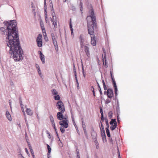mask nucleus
Masks as SVG:
<instances>
[{
  "mask_svg": "<svg viewBox=\"0 0 158 158\" xmlns=\"http://www.w3.org/2000/svg\"><path fill=\"white\" fill-rule=\"evenodd\" d=\"M6 28L1 27L0 30L2 35H6V51L12 56L16 61H20L23 58V51L21 47L19 37L18 28L16 21L14 20L3 23Z\"/></svg>",
  "mask_w": 158,
  "mask_h": 158,
  "instance_id": "f257e3e1",
  "label": "nucleus"
},
{
  "mask_svg": "<svg viewBox=\"0 0 158 158\" xmlns=\"http://www.w3.org/2000/svg\"><path fill=\"white\" fill-rule=\"evenodd\" d=\"M89 14V15L87 17L88 32L91 38V44L93 46H95L96 44V41L94 33V31L97 30V25L96 17L92 7H90Z\"/></svg>",
  "mask_w": 158,
  "mask_h": 158,
  "instance_id": "f03ea898",
  "label": "nucleus"
},
{
  "mask_svg": "<svg viewBox=\"0 0 158 158\" xmlns=\"http://www.w3.org/2000/svg\"><path fill=\"white\" fill-rule=\"evenodd\" d=\"M80 39H81V48L84 50L87 56L89 57L90 55L89 52V48L88 47V44H86L85 45H84V44H85L86 43V40L84 37L83 36L81 35L80 37Z\"/></svg>",
  "mask_w": 158,
  "mask_h": 158,
  "instance_id": "7ed1b4c3",
  "label": "nucleus"
},
{
  "mask_svg": "<svg viewBox=\"0 0 158 158\" xmlns=\"http://www.w3.org/2000/svg\"><path fill=\"white\" fill-rule=\"evenodd\" d=\"M56 106L60 112H64L65 111L64 106L63 103L61 101L58 102L56 104Z\"/></svg>",
  "mask_w": 158,
  "mask_h": 158,
  "instance_id": "20e7f679",
  "label": "nucleus"
},
{
  "mask_svg": "<svg viewBox=\"0 0 158 158\" xmlns=\"http://www.w3.org/2000/svg\"><path fill=\"white\" fill-rule=\"evenodd\" d=\"M42 35L40 34L38 35L36 38V42L37 46L39 47H41L42 46Z\"/></svg>",
  "mask_w": 158,
  "mask_h": 158,
  "instance_id": "39448f33",
  "label": "nucleus"
},
{
  "mask_svg": "<svg viewBox=\"0 0 158 158\" xmlns=\"http://www.w3.org/2000/svg\"><path fill=\"white\" fill-rule=\"evenodd\" d=\"M51 35L52 40V42L53 44L55 46V49L56 51H58V47L57 45V43L55 37L54 36V34L53 33H52L51 34Z\"/></svg>",
  "mask_w": 158,
  "mask_h": 158,
  "instance_id": "423d86ee",
  "label": "nucleus"
},
{
  "mask_svg": "<svg viewBox=\"0 0 158 158\" xmlns=\"http://www.w3.org/2000/svg\"><path fill=\"white\" fill-rule=\"evenodd\" d=\"M68 123V120H62L59 122V124L61 127L67 128L69 126Z\"/></svg>",
  "mask_w": 158,
  "mask_h": 158,
  "instance_id": "0eeeda50",
  "label": "nucleus"
},
{
  "mask_svg": "<svg viewBox=\"0 0 158 158\" xmlns=\"http://www.w3.org/2000/svg\"><path fill=\"white\" fill-rule=\"evenodd\" d=\"M107 95L108 98H111L114 96L113 90L110 89H109L107 90Z\"/></svg>",
  "mask_w": 158,
  "mask_h": 158,
  "instance_id": "6e6552de",
  "label": "nucleus"
},
{
  "mask_svg": "<svg viewBox=\"0 0 158 158\" xmlns=\"http://www.w3.org/2000/svg\"><path fill=\"white\" fill-rule=\"evenodd\" d=\"M63 112H59L57 113L56 117L57 118L60 120V121H62V120L63 119L64 115L62 114Z\"/></svg>",
  "mask_w": 158,
  "mask_h": 158,
  "instance_id": "1a4fd4ad",
  "label": "nucleus"
},
{
  "mask_svg": "<svg viewBox=\"0 0 158 158\" xmlns=\"http://www.w3.org/2000/svg\"><path fill=\"white\" fill-rule=\"evenodd\" d=\"M40 25L43 34L44 35V34H46V31L43 22L41 19L40 20Z\"/></svg>",
  "mask_w": 158,
  "mask_h": 158,
  "instance_id": "9d476101",
  "label": "nucleus"
},
{
  "mask_svg": "<svg viewBox=\"0 0 158 158\" xmlns=\"http://www.w3.org/2000/svg\"><path fill=\"white\" fill-rule=\"evenodd\" d=\"M38 52L40 55V59L43 64H44L45 63L44 56L42 54V52L40 51H38Z\"/></svg>",
  "mask_w": 158,
  "mask_h": 158,
  "instance_id": "9b49d317",
  "label": "nucleus"
},
{
  "mask_svg": "<svg viewBox=\"0 0 158 158\" xmlns=\"http://www.w3.org/2000/svg\"><path fill=\"white\" fill-rule=\"evenodd\" d=\"M73 72H74V74L75 79L76 80V82H77V88L78 89H79V83H78L77 77V73H76V69H74Z\"/></svg>",
  "mask_w": 158,
  "mask_h": 158,
  "instance_id": "f8f14e48",
  "label": "nucleus"
},
{
  "mask_svg": "<svg viewBox=\"0 0 158 158\" xmlns=\"http://www.w3.org/2000/svg\"><path fill=\"white\" fill-rule=\"evenodd\" d=\"M113 82V85L114 88V90H115V95H117V88L116 85V83L115 81V80H113L112 81Z\"/></svg>",
  "mask_w": 158,
  "mask_h": 158,
  "instance_id": "ddd939ff",
  "label": "nucleus"
},
{
  "mask_svg": "<svg viewBox=\"0 0 158 158\" xmlns=\"http://www.w3.org/2000/svg\"><path fill=\"white\" fill-rule=\"evenodd\" d=\"M26 112L28 115L30 116H31L33 114V111L30 109L27 108L26 110Z\"/></svg>",
  "mask_w": 158,
  "mask_h": 158,
  "instance_id": "4468645a",
  "label": "nucleus"
},
{
  "mask_svg": "<svg viewBox=\"0 0 158 158\" xmlns=\"http://www.w3.org/2000/svg\"><path fill=\"white\" fill-rule=\"evenodd\" d=\"M85 124L84 122L82 121V127L83 129L84 133L86 136H87V131L85 129Z\"/></svg>",
  "mask_w": 158,
  "mask_h": 158,
  "instance_id": "2eb2a0df",
  "label": "nucleus"
},
{
  "mask_svg": "<svg viewBox=\"0 0 158 158\" xmlns=\"http://www.w3.org/2000/svg\"><path fill=\"white\" fill-rule=\"evenodd\" d=\"M69 27L70 28V30L71 31V35H72L73 36V29L72 27V26L71 23V19H70V22L69 23Z\"/></svg>",
  "mask_w": 158,
  "mask_h": 158,
  "instance_id": "dca6fc26",
  "label": "nucleus"
},
{
  "mask_svg": "<svg viewBox=\"0 0 158 158\" xmlns=\"http://www.w3.org/2000/svg\"><path fill=\"white\" fill-rule=\"evenodd\" d=\"M6 116L8 119L10 121L11 120V118L9 112L8 111H6Z\"/></svg>",
  "mask_w": 158,
  "mask_h": 158,
  "instance_id": "f3484780",
  "label": "nucleus"
},
{
  "mask_svg": "<svg viewBox=\"0 0 158 158\" xmlns=\"http://www.w3.org/2000/svg\"><path fill=\"white\" fill-rule=\"evenodd\" d=\"M106 55L104 56V60L103 58V57L102 60H103V64L104 65V66H105L106 67H107L108 66H107V62L106 61Z\"/></svg>",
  "mask_w": 158,
  "mask_h": 158,
  "instance_id": "a211bd4d",
  "label": "nucleus"
},
{
  "mask_svg": "<svg viewBox=\"0 0 158 158\" xmlns=\"http://www.w3.org/2000/svg\"><path fill=\"white\" fill-rule=\"evenodd\" d=\"M117 126V123H115L114 124L111 125L110 127V129L111 130L113 131L114 130Z\"/></svg>",
  "mask_w": 158,
  "mask_h": 158,
  "instance_id": "6ab92c4d",
  "label": "nucleus"
},
{
  "mask_svg": "<svg viewBox=\"0 0 158 158\" xmlns=\"http://www.w3.org/2000/svg\"><path fill=\"white\" fill-rule=\"evenodd\" d=\"M60 97L59 95L57 94L56 95H55L54 96V98L56 100H59L60 99Z\"/></svg>",
  "mask_w": 158,
  "mask_h": 158,
  "instance_id": "aec40b11",
  "label": "nucleus"
},
{
  "mask_svg": "<svg viewBox=\"0 0 158 158\" xmlns=\"http://www.w3.org/2000/svg\"><path fill=\"white\" fill-rule=\"evenodd\" d=\"M51 92L53 95H56V94L58 93V92H57L56 90L55 89H52L51 90Z\"/></svg>",
  "mask_w": 158,
  "mask_h": 158,
  "instance_id": "412c9836",
  "label": "nucleus"
},
{
  "mask_svg": "<svg viewBox=\"0 0 158 158\" xmlns=\"http://www.w3.org/2000/svg\"><path fill=\"white\" fill-rule=\"evenodd\" d=\"M115 123H117V122L115 119H112L110 123V125L114 124Z\"/></svg>",
  "mask_w": 158,
  "mask_h": 158,
  "instance_id": "4be33fe9",
  "label": "nucleus"
},
{
  "mask_svg": "<svg viewBox=\"0 0 158 158\" xmlns=\"http://www.w3.org/2000/svg\"><path fill=\"white\" fill-rule=\"evenodd\" d=\"M101 135L102 136V139L103 140L104 139H106V136L105 133V131H103V132L102 131Z\"/></svg>",
  "mask_w": 158,
  "mask_h": 158,
  "instance_id": "5701e85b",
  "label": "nucleus"
},
{
  "mask_svg": "<svg viewBox=\"0 0 158 158\" xmlns=\"http://www.w3.org/2000/svg\"><path fill=\"white\" fill-rule=\"evenodd\" d=\"M52 18H53V19H52L55 22V21H56V16L55 15V13H54L53 11V12H52Z\"/></svg>",
  "mask_w": 158,
  "mask_h": 158,
  "instance_id": "b1692460",
  "label": "nucleus"
},
{
  "mask_svg": "<svg viewBox=\"0 0 158 158\" xmlns=\"http://www.w3.org/2000/svg\"><path fill=\"white\" fill-rule=\"evenodd\" d=\"M47 149L48 150V153H50L51 152V148L50 146L48 144H47Z\"/></svg>",
  "mask_w": 158,
  "mask_h": 158,
  "instance_id": "393cba45",
  "label": "nucleus"
},
{
  "mask_svg": "<svg viewBox=\"0 0 158 158\" xmlns=\"http://www.w3.org/2000/svg\"><path fill=\"white\" fill-rule=\"evenodd\" d=\"M49 6L50 7H52V10H51L52 11V12L53 11V13H54V10L53 9V4H52V1H51V2H50V3L49 4Z\"/></svg>",
  "mask_w": 158,
  "mask_h": 158,
  "instance_id": "a878e982",
  "label": "nucleus"
},
{
  "mask_svg": "<svg viewBox=\"0 0 158 158\" xmlns=\"http://www.w3.org/2000/svg\"><path fill=\"white\" fill-rule=\"evenodd\" d=\"M60 129L61 132L62 133H64L65 131V129L64 128V127H60Z\"/></svg>",
  "mask_w": 158,
  "mask_h": 158,
  "instance_id": "bb28decb",
  "label": "nucleus"
},
{
  "mask_svg": "<svg viewBox=\"0 0 158 158\" xmlns=\"http://www.w3.org/2000/svg\"><path fill=\"white\" fill-rule=\"evenodd\" d=\"M113 113L112 111H110L109 112L108 114V116L110 118H111L112 116Z\"/></svg>",
  "mask_w": 158,
  "mask_h": 158,
  "instance_id": "cd10ccee",
  "label": "nucleus"
},
{
  "mask_svg": "<svg viewBox=\"0 0 158 158\" xmlns=\"http://www.w3.org/2000/svg\"><path fill=\"white\" fill-rule=\"evenodd\" d=\"M106 130L108 137H110V135L109 129H106Z\"/></svg>",
  "mask_w": 158,
  "mask_h": 158,
  "instance_id": "c85d7f7f",
  "label": "nucleus"
},
{
  "mask_svg": "<svg viewBox=\"0 0 158 158\" xmlns=\"http://www.w3.org/2000/svg\"><path fill=\"white\" fill-rule=\"evenodd\" d=\"M101 127H100L101 131H102H102H105L104 126L102 125V122H101Z\"/></svg>",
  "mask_w": 158,
  "mask_h": 158,
  "instance_id": "c756f323",
  "label": "nucleus"
},
{
  "mask_svg": "<svg viewBox=\"0 0 158 158\" xmlns=\"http://www.w3.org/2000/svg\"><path fill=\"white\" fill-rule=\"evenodd\" d=\"M102 81V83H103V87H104V89L105 90H106L107 89V87L106 86L104 81V80H103Z\"/></svg>",
  "mask_w": 158,
  "mask_h": 158,
  "instance_id": "7c9ffc66",
  "label": "nucleus"
},
{
  "mask_svg": "<svg viewBox=\"0 0 158 158\" xmlns=\"http://www.w3.org/2000/svg\"><path fill=\"white\" fill-rule=\"evenodd\" d=\"M73 125H74L75 127L76 128V129L77 131V132L78 133V134H79V133L78 132V131H78V127L77 126V125L75 123V122H74V123H73Z\"/></svg>",
  "mask_w": 158,
  "mask_h": 158,
  "instance_id": "2f4dec72",
  "label": "nucleus"
},
{
  "mask_svg": "<svg viewBox=\"0 0 158 158\" xmlns=\"http://www.w3.org/2000/svg\"><path fill=\"white\" fill-rule=\"evenodd\" d=\"M111 102V100L110 99H107L105 101V103L106 104H108L109 103H110Z\"/></svg>",
  "mask_w": 158,
  "mask_h": 158,
  "instance_id": "473e14b6",
  "label": "nucleus"
},
{
  "mask_svg": "<svg viewBox=\"0 0 158 158\" xmlns=\"http://www.w3.org/2000/svg\"><path fill=\"white\" fill-rule=\"evenodd\" d=\"M98 89L99 91L100 94L102 95V93L101 91V88H100L99 85H98Z\"/></svg>",
  "mask_w": 158,
  "mask_h": 158,
  "instance_id": "72a5a7b5",
  "label": "nucleus"
},
{
  "mask_svg": "<svg viewBox=\"0 0 158 158\" xmlns=\"http://www.w3.org/2000/svg\"><path fill=\"white\" fill-rule=\"evenodd\" d=\"M51 21L52 23V25L53 26H54V27H55V28H57V26H56L55 25V22L51 18Z\"/></svg>",
  "mask_w": 158,
  "mask_h": 158,
  "instance_id": "f704fd0d",
  "label": "nucleus"
},
{
  "mask_svg": "<svg viewBox=\"0 0 158 158\" xmlns=\"http://www.w3.org/2000/svg\"><path fill=\"white\" fill-rule=\"evenodd\" d=\"M82 3H81H81L80 4V6H81V7H80V10H81V13H82L83 12H82V11L83 10V8L82 7Z\"/></svg>",
  "mask_w": 158,
  "mask_h": 158,
  "instance_id": "c9c22d12",
  "label": "nucleus"
},
{
  "mask_svg": "<svg viewBox=\"0 0 158 158\" xmlns=\"http://www.w3.org/2000/svg\"><path fill=\"white\" fill-rule=\"evenodd\" d=\"M45 34V35H44V39L46 41H48V38L47 37V35H46V34Z\"/></svg>",
  "mask_w": 158,
  "mask_h": 158,
  "instance_id": "e433bc0d",
  "label": "nucleus"
},
{
  "mask_svg": "<svg viewBox=\"0 0 158 158\" xmlns=\"http://www.w3.org/2000/svg\"><path fill=\"white\" fill-rule=\"evenodd\" d=\"M49 118L50 121H52L54 120V118L52 115H50L49 116Z\"/></svg>",
  "mask_w": 158,
  "mask_h": 158,
  "instance_id": "4c0bfd02",
  "label": "nucleus"
},
{
  "mask_svg": "<svg viewBox=\"0 0 158 158\" xmlns=\"http://www.w3.org/2000/svg\"><path fill=\"white\" fill-rule=\"evenodd\" d=\"M44 13H47V6L46 5H44Z\"/></svg>",
  "mask_w": 158,
  "mask_h": 158,
  "instance_id": "58836bf2",
  "label": "nucleus"
},
{
  "mask_svg": "<svg viewBox=\"0 0 158 158\" xmlns=\"http://www.w3.org/2000/svg\"><path fill=\"white\" fill-rule=\"evenodd\" d=\"M110 75H111V78L112 79V80L113 81V80H114V77L112 75V72H111V71H110Z\"/></svg>",
  "mask_w": 158,
  "mask_h": 158,
  "instance_id": "ea45409f",
  "label": "nucleus"
},
{
  "mask_svg": "<svg viewBox=\"0 0 158 158\" xmlns=\"http://www.w3.org/2000/svg\"><path fill=\"white\" fill-rule=\"evenodd\" d=\"M76 152L77 153V158H79V152L78 149L77 148L76 149Z\"/></svg>",
  "mask_w": 158,
  "mask_h": 158,
  "instance_id": "a19ab883",
  "label": "nucleus"
},
{
  "mask_svg": "<svg viewBox=\"0 0 158 158\" xmlns=\"http://www.w3.org/2000/svg\"><path fill=\"white\" fill-rule=\"evenodd\" d=\"M94 142L96 146L97 145H99V143L98 142V141L97 140H95L94 141Z\"/></svg>",
  "mask_w": 158,
  "mask_h": 158,
  "instance_id": "79ce46f5",
  "label": "nucleus"
},
{
  "mask_svg": "<svg viewBox=\"0 0 158 158\" xmlns=\"http://www.w3.org/2000/svg\"><path fill=\"white\" fill-rule=\"evenodd\" d=\"M37 71H38V73L39 74V75L40 76H41V70H40V69H38L37 70Z\"/></svg>",
  "mask_w": 158,
  "mask_h": 158,
  "instance_id": "37998d69",
  "label": "nucleus"
},
{
  "mask_svg": "<svg viewBox=\"0 0 158 158\" xmlns=\"http://www.w3.org/2000/svg\"><path fill=\"white\" fill-rule=\"evenodd\" d=\"M92 88H93L92 92H93V93L94 96V97H95V92H94V87H92Z\"/></svg>",
  "mask_w": 158,
  "mask_h": 158,
  "instance_id": "c03bdc74",
  "label": "nucleus"
},
{
  "mask_svg": "<svg viewBox=\"0 0 158 158\" xmlns=\"http://www.w3.org/2000/svg\"><path fill=\"white\" fill-rule=\"evenodd\" d=\"M46 133L48 135V136H50V134L49 133V132L47 130L46 131ZM48 137L49 138V139H50L51 138V137L50 136V137Z\"/></svg>",
  "mask_w": 158,
  "mask_h": 158,
  "instance_id": "a18cd8bd",
  "label": "nucleus"
},
{
  "mask_svg": "<svg viewBox=\"0 0 158 158\" xmlns=\"http://www.w3.org/2000/svg\"><path fill=\"white\" fill-rule=\"evenodd\" d=\"M100 113H101V115L103 114V111H102V108L101 107L100 108Z\"/></svg>",
  "mask_w": 158,
  "mask_h": 158,
  "instance_id": "49530a36",
  "label": "nucleus"
},
{
  "mask_svg": "<svg viewBox=\"0 0 158 158\" xmlns=\"http://www.w3.org/2000/svg\"><path fill=\"white\" fill-rule=\"evenodd\" d=\"M47 157L48 158H50L51 157L50 153H48V152L47 154Z\"/></svg>",
  "mask_w": 158,
  "mask_h": 158,
  "instance_id": "de8ad7c7",
  "label": "nucleus"
},
{
  "mask_svg": "<svg viewBox=\"0 0 158 158\" xmlns=\"http://www.w3.org/2000/svg\"><path fill=\"white\" fill-rule=\"evenodd\" d=\"M44 16H45V20H46V19H48L47 13H44Z\"/></svg>",
  "mask_w": 158,
  "mask_h": 158,
  "instance_id": "09e8293b",
  "label": "nucleus"
},
{
  "mask_svg": "<svg viewBox=\"0 0 158 158\" xmlns=\"http://www.w3.org/2000/svg\"><path fill=\"white\" fill-rule=\"evenodd\" d=\"M82 70L83 73V75H84V76L85 77V75L84 74V68L83 67V64H82Z\"/></svg>",
  "mask_w": 158,
  "mask_h": 158,
  "instance_id": "8fccbe9b",
  "label": "nucleus"
},
{
  "mask_svg": "<svg viewBox=\"0 0 158 158\" xmlns=\"http://www.w3.org/2000/svg\"><path fill=\"white\" fill-rule=\"evenodd\" d=\"M21 110L24 113V114H25V111H24V108H23V106H21Z\"/></svg>",
  "mask_w": 158,
  "mask_h": 158,
  "instance_id": "3c124183",
  "label": "nucleus"
},
{
  "mask_svg": "<svg viewBox=\"0 0 158 158\" xmlns=\"http://www.w3.org/2000/svg\"><path fill=\"white\" fill-rule=\"evenodd\" d=\"M36 69H37V70L38 69H40V68L39 65L36 64Z\"/></svg>",
  "mask_w": 158,
  "mask_h": 158,
  "instance_id": "603ef678",
  "label": "nucleus"
},
{
  "mask_svg": "<svg viewBox=\"0 0 158 158\" xmlns=\"http://www.w3.org/2000/svg\"><path fill=\"white\" fill-rule=\"evenodd\" d=\"M25 151H26V153H27V154L28 155V154H29V152H28V150H27V148H25Z\"/></svg>",
  "mask_w": 158,
  "mask_h": 158,
  "instance_id": "864d4df0",
  "label": "nucleus"
},
{
  "mask_svg": "<svg viewBox=\"0 0 158 158\" xmlns=\"http://www.w3.org/2000/svg\"><path fill=\"white\" fill-rule=\"evenodd\" d=\"M101 119L102 120H104L103 114L101 115Z\"/></svg>",
  "mask_w": 158,
  "mask_h": 158,
  "instance_id": "5fc2aeb1",
  "label": "nucleus"
},
{
  "mask_svg": "<svg viewBox=\"0 0 158 158\" xmlns=\"http://www.w3.org/2000/svg\"><path fill=\"white\" fill-rule=\"evenodd\" d=\"M106 124V129H109V123L108 124Z\"/></svg>",
  "mask_w": 158,
  "mask_h": 158,
  "instance_id": "6e6d98bb",
  "label": "nucleus"
},
{
  "mask_svg": "<svg viewBox=\"0 0 158 158\" xmlns=\"http://www.w3.org/2000/svg\"><path fill=\"white\" fill-rule=\"evenodd\" d=\"M31 155H32V154H34V152H33V149H31Z\"/></svg>",
  "mask_w": 158,
  "mask_h": 158,
  "instance_id": "4d7b16f0",
  "label": "nucleus"
},
{
  "mask_svg": "<svg viewBox=\"0 0 158 158\" xmlns=\"http://www.w3.org/2000/svg\"><path fill=\"white\" fill-rule=\"evenodd\" d=\"M62 120H68L67 119V118L65 117H64V116L63 117V119Z\"/></svg>",
  "mask_w": 158,
  "mask_h": 158,
  "instance_id": "13d9d810",
  "label": "nucleus"
},
{
  "mask_svg": "<svg viewBox=\"0 0 158 158\" xmlns=\"http://www.w3.org/2000/svg\"><path fill=\"white\" fill-rule=\"evenodd\" d=\"M50 122H51V123L52 124V125H54V124H55L54 120L52 121H50Z\"/></svg>",
  "mask_w": 158,
  "mask_h": 158,
  "instance_id": "bf43d9fd",
  "label": "nucleus"
},
{
  "mask_svg": "<svg viewBox=\"0 0 158 158\" xmlns=\"http://www.w3.org/2000/svg\"><path fill=\"white\" fill-rule=\"evenodd\" d=\"M56 135L57 137V138L59 139V140H60V139H59V135H58V134L57 132V131H56Z\"/></svg>",
  "mask_w": 158,
  "mask_h": 158,
  "instance_id": "052dcab7",
  "label": "nucleus"
},
{
  "mask_svg": "<svg viewBox=\"0 0 158 158\" xmlns=\"http://www.w3.org/2000/svg\"><path fill=\"white\" fill-rule=\"evenodd\" d=\"M19 103L20 106H23V105L22 103V100H20L19 101Z\"/></svg>",
  "mask_w": 158,
  "mask_h": 158,
  "instance_id": "680f3d73",
  "label": "nucleus"
},
{
  "mask_svg": "<svg viewBox=\"0 0 158 158\" xmlns=\"http://www.w3.org/2000/svg\"><path fill=\"white\" fill-rule=\"evenodd\" d=\"M10 100H9V105L10 106V108L11 109L12 107H11V102H10Z\"/></svg>",
  "mask_w": 158,
  "mask_h": 158,
  "instance_id": "e2e57ef3",
  "label": "nucleus"
},
{
  "mask_svg": "<svg viewBox=\"0 0 158 158\" xmlns=\"http://www.w3.org/2000/svg\"><path fill=\"white\" fill-rule=\"evenodd\" d=\"M72 121H73V123H74V122H75L74 121V118L73 117V116H72Z\"/></svg>",
  "mask_w": 158,
  "mask_h": 158,
  "instance_id": "0e129e2a",
  "label": "nucleus"
},
{
  "mask_svg": "<svg viewBox=\"0 0 158 158\" xmlns=\"http://www.w3.org/2000/svg\"><path fill=\"white\" fill-rule=\"evenodd\" d=\"M106 124H108V122L107 119H106Z\"/></svg>",
  "mask_w": 158,
  "mask_h": 158,
  "instance_id": "69168bd1",
  "label": "nucleus"
},
{
  "mask_svg": "<svg viewBox=\"0 0 158 158\" xmlns=\"http://www.w3.org/2000/svg\"><path fill=\"white\" fill-rule=\"evenodd\" d=\"M19 155H20L21 156V158H24V157L22 156L21 153L19 154Z\"/></svg>",
  "mask_w": 158,
  "mask_h": 158,
  "instance_id": "338daca9",
  "label": "nucleus"
},
{
  "mask_svg": "<svg viewBox=\"0 0 158 158\" xmlns=\"http://www.w3.org/2000/svg\"><path fill=\"white\" fill-rule=\"evenodd\" d=\"M96 148L97 149H98L99 148V145H96Z\"/></svg>",
  "mask_w": 158,
  "mask_h": 158,
  "instance_id": "774afa93",
  "label": "nucleus"
}]
</instances>
